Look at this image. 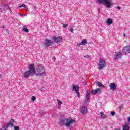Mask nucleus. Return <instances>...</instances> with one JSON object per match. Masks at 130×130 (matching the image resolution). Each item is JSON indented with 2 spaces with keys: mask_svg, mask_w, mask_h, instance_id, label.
<instances>
[{
  "mask_svg": "<svg viewBox=\"0 0 130 130\" xmlns=\"http://www.w3.org/2000/svg\"><path fill=\"white\" fill-rule=\"evenodd\" d=\"M28 68L29 70L24 72L23 74V77L24 79H27L29 78V77L35 75L36 73V71H35V65H34V64H29Z\"/></svg>",
  "mask_w": 130,
  "mask_h": 130,
  "instance_id": "obj_1",
  "label": "nucleus"
},
{
  "mask_svg": "<svg viewBox=\"0 0 130 130\" xmlns=\"http://www.w3.org/2000/svg\"><path fill=\"white\" fill-rule=\"evenodd\" d=\"M65 121V126H67V127H69V129L70 130L73 129V126H72V125L74 124V123L76 122V121L72 119L66 118Z\"/></svg>",
  "mask_w": 130,
  "mask_h": 130,
  "instance_id": "obj_2",
  "label": "nucleus"
},
{
  "mask_svg": "<svg viewBox=\"0 0 130 130\" xmlns=\"http://www.w3.org/2000/svg\"><path fill=\"white\" fill-rule=\"evenodd\" d=\"M98 3L100 4H104V5L108 8L112 7V1L111 0H97Z\"/></svg>",
  "mask_w": 130,
  "mask_h": 130,
  "instance_id": "obj_3",
  "label": "nucleus"
},
{
  "mask_svg": "<svg viewBox=\"0 0 130 130\" xmlns=\"http://www.w3.org/2000/svg\"><path fill=\"white\" fill-rule=\"evenodd\" d=\"M37 76H43L45 74L44 68L42 65H38L37 67Z\"/></svg>",
  "mask_w": 130,
  "mask_h": 130,
  "instance_id": "obj_4",
  "label": "nucleus"
},
{
  "mask_svg": "<svg viewBox=\"0 0 130 130\" xmlns=\"http://www.w3.org/2000/svg\"><path fill=\"white\" fill-rule=\"evenodd\" d=\"M99 70H103L106 67V61L103 59H100L98 64Z\"/></svg>",
  "mask_w": 130,
  "mask_h": 130,
  "instance_id": "obj_5",
  "label": "nucleus"
},
{
  "mask_svg": "<svg viewBox=\"0 0 130 130\" xmlns=\"http://www.w3.org/2000/svg\"><path fill=\"white\" fill-rule=\"evenodd\" d=\"M122 53L124 54H129L130 53V46L127 45V46H125L122 47Z\"/></svg>",
  "mask_w": 130,
  "mask_h": 130,
  "instance_id": "obj_6",
  "label": "nucleus"
},
{
  "mask_svg": "<svg viewBox=\"0 0 130 130\" xmlns=\"http://www.w3.org/2000/svg\"><path fill=\"white\" fill-rule=\"evenodd\" d=\"M122 53L121 52H116L114 55V60H118L121 58Z\"/></svg>",
  "mask_w": 130,
  "mask_h": 130,
  "instance_id": "obj_7",
  "label": "nucleus"
},
{
  "mask_svg": "<svg viewBox=\"0 0 130 130\" xmlns=\"http://www.w3.org/2000/svg\"><path fill=\"white\" fill-rule=\"evenodd\" d=\"M52 40L54 41V42H55V43H60V42L62 41V37L59 36L58 37H53L52 38Z\"/></svg>",
  "mask_w": 130,
  "mask_h": 130,
  "instance_id": "obj_8",
  "label": "nucleus"
},
{
  "mask_svg": "<svg viewBox=\"0 0 130 130\" xmlns=\"http://www.w3.org/2000/svg\"><path fill=\"white\" fill-rule=\"evenodd\" d=\"M72 87H73L72 91H75L77 94V96H78L79 97V96H80V92H79V86L77 85H73Z\"/></svg>",
  "mask_w": 130,
  "mask_h": 130,
  "instance_id": "obj_9",
  "label": "nucleus"
},
{
  "mask_svg": "<svg viewBox=\"0 0 130 130\" xmlns=\"http://www.w3.org/2000/svg\"><path fill=\"white\" fill-rule=\"evenodd\" d=\"M101 91H102V88H99L97 89H93L91 91V94H92V95H96V94H98L99 95V94H101Z\"/></svg>",
  "mask_w": 130,
  "mask_h": 130,
  "instance_id": "obj_10",
  "label": "nucleus"
},
{
  "mask_svg": "<svg viewBox=\"0 0 130 130\" xmlns=\"http://www.w3.org/2000/svg\"><path fill=\"white\" fill-rule=\"evenodd\" d=\"M44 45L47 47V46H51L52 45V41L48 39H46L45 40Z\"/></svg>",
  "mask_w": 130,
  "mask_h": 130,
  "instance_id": "obj_11",
  "label": "nucleus"
},
{
  "mask_svg": "<svg viewBox=\"0 0 130 130\" xmlns=\"http://www.w3.org/2000/svg\"><path fill=\"white\" fill-rule=\"evenodd\" d=\"M109 87L110 88V90H112V91H114V90L116 89V85L114 83H110Z\"/></svg>",
  "mask_w": 130,
  "mask_h": 130,
  "instance_id": "obj_12",
  "label": "nucleus"
},
{
  "mask_svg": "<svg viewBox=\"0 0 130 130\" xmlns=\"http://www.w3.org/2000/svg\"><path fill=\"white\" fill-rule=\"evenodd\" d=\"M87 44V40L84 39L81 43L77 44V46H80V45H86Z\"/></svg>",
  "mask_w": 130,
  "mask_h": 130,
  "instance_id": "obj_13",
  "label": "nucleus"
},
{
  "mask_svg": "<svg viewBox=\"0 0 130 130\" xmlns=\"http://www.w3.org/2000/svg\"><path fill=\"white\" fill-rule=\"evenodd\" d=\"M88 112V110H87V108L85 107H82L81 108V113H83V114H86L87 112Z\"/></svg>",
  "mask_w": 130,
  "mask_h": 130,
  "instance_id": "obj_14",
  "label": "nucleus"
},
{
  "mask_svg": "<svg viewBox=\"0 0 130 130\" xmlns=\"http://www.w3.org/2000/svg\"><path fill=\"white\" fill-rule=\"evenodd\" d=\"M8 126H10V127L14 126V119H12L10 120V122L8 124Z\"/></svg>",
  "mask_w": 130,
  "mask_h": 130,
  "instance_id": "obj_15",
  "label": "nucleus"
},
{
  "mask_svg": "<svg viewBox=\"0 0 130 130\" xmlns=\"http://www.w3.org/2000/svg\"><path fill=\"white\" fill-rule=\"evenodd\" d=\"M113 23V20L111 18H108L107 20V23L108 25H111Z\"/></svg>",
  "mask_w": 130,
  "mask_h": 130,
  "instance_id": "obj_16",
  "label": "nucleus"
},
{
  "mask_svg": "<svg viewBox=\"0 0 130 130\" xmlns=\"http://www.w3.org/2000/svg\"><path fill=\"white\" fill-rule=\"evenodd\" d=\"M60 125H66V119H62L60 121Z\"/></svg>",
  "mask_w": 130,
  "mask_h": 130,
  "instance_id": "obj_17",
  "label": "nucleus"
},
{
  "mask_svg": "<svg viewBox=\"0 0 130 130\" xmlns=\"http://www.w3.org/2000/svg\"><path fill=\"white\" fill-rule=\"evenodd\" d=\"M89 99H90V92H87L86 93V102H88V101H89Z\"/></svg>",
  "mask_w": 130,
  "mask_h": 130,
  "instance_id": "obj_18",
  "label": "nucleus"
},
{
  "mask_svg": "<svg viewBox=\"0 0 130 130\" xmlns=\"http://www.w3.org/2000/svg\"><path fill=\"white\" fill-rule=\"evenodd\" d=\"M123 130H129V126L127 125H124L123 126Z\"/></svg>",
  "mask_w": 130,
  "mask_h": 130,
  "instance_id": "obj_19",
  "label": "nucleus"
},
{
  "mask_svg": "<svg viewBox=\"0 0 130 130\" xmlns=\"http://www.w3.org/2000/svg\"><path fill=\"white\" fill-rule=\"evenodd\" d=\"M23 31H24V32H26V33H28V32H29V29H28L27 26H24L23 27Z\"/></svg>",
  "mask_w": 130,
  "mask_h": 130,
  "instance_id": "obj_20",
  "label": "nucleus"
},
{
  "mask_svg": "<svg viewBox=\"0 0 130 130\" xmlns=\"http://www.w3.org/2000/svg\"><path fill=\"white\" fill-rule=\"evenodd\" d=\"M57 101L58 105V108L59 109V108H60V105H61V104H62V103L61 102V101H60L59 100H57Z\"/></svg>",
  "mask_w": 130,
  "mask_h": 130,
  "instance_id": "obj_21",
  "label": "nucleus"
},
{
  "mask_svg": "<svg viewBox=\"0 0 130 130\" xmlns=\"http://www.w3.org/2000/svg\"><path fill=\"white\" fill-rule=\"evenodd\" d=\"M101 114V116L102 117V118H106V115L104 113H103V112H101L100 113Z\"/></svg>",
  "mask_w": 130,
  "mask_h": 130,
  "instance_id": "obj_22",
  "label": "nucleus"
},
{
  "mask_svg": "<svg viewBox=\"0 0 130 130\" xmlns=\"http://www.w3.org/2000/svg\"><path fill=\"white\" fill-rule=\"evenodd\" d=\"M97 85L98 86H99V87H101V88H104V86L100 82H98L97 83Z\"/></svg>",
  "mask_w": 130,
  "mask_h": 130,
  "instance_id": "obj_23",
  "label": "nucleus"
},
{
  "mask_svg": "<svg viewBox=\"0 0 130 130\" xmlns=\"http://www.w3.org/2000/svg\"><path fill=\"white\" fill-rule=\"evenodd\" d=\"M19 7H20V8H25V9H27V8H28L27 5H26L25 4H22L21 6H20Z\"/></svg>",
  "mask_w": 130,
  "mask_h": 130,
  "instance_id": "obj_24",
  "label": "nucleus"
},
{
  "mask_svg": "<svg viewBox=\"0 0 130 130\" xmlns=\"http://www.w3.org/2000/svg\"><path fill=\"white\" fill-rule=\"evenodd\" d=\"M14 130H20V127L19 126H14Z\"/></svg>",
  "mask_w": 130,
  "mask_h": 130,
  "instance_id": "obj_25",
  "label": "nucleus"
},
{
  "mask_svg": "<svg viewBox=\"0 0 130 130\" xmlns=\"http://www.w3.org/2000/svg\"><path fill=\"white\" fill-rule=\"evenodd\" d=\"M84 57H85V58H87V59H90V58H91V56L88 55L84 56Z\"/></svg>",
  "mask_w": 130,
  "mask_h": 130,
  "instance_id": "obj_26",
  "label": "nucleus"
},
{
  "mask_svg": "<svg viewBox=\"0 0 130 130\" xmlns=\"http://www.w3.org/2000/svg\"><path fill=\"white\" fill-rule=\"evenodd\" d=\"M31 100H32V101H33V102H34V101H35V100H36V97L34 96H32Z\"/></svg>",
  "mask_w": 130,
  "mask_h": 130,
  "instance_id": "obj_27",
  "label": "nucleus"
},
{
  "mask_svg": "<svg viewBox=\"0 0 130 130\" xmlns=\"http://www.w3.org/2000/svg\"><path fill=\"white\" fill-rule=\"evenodd\" d=\"M68 26H69V24L68 23L63 24V28H67Z\"/></svg>",
  "mask_w": 130,
  "mask_h": 130,
  "instance_id": "obj_28",
  "label": "nucleus"
},
{
  "mask_svg": "<svg viewBox=\"0 0 130 130\" xmlns=\"http://www.w3.org/2000/svg\"><path fill=\"white\" fill-rule=\"evenodd\" d=\"M69 31H70V32H72V33H73L74 32V29H73L72 27H71L69 29Z\"/></svg>",
  "mask_w": 130,
  "mask_h": 130,
  "instance_id": "obj_29",
  "label": "nucleus"
},
{
  "mask_svg": "<svg viewBox=\"0 0 130 130\" xmlns=\"http://www.w3.org/2000/svg\"><path fill=\"white\" fill-rule=\"evenodd\" d=\"M111 114L112 116H113L114 115H115V112H111Z\"/></svg>",
  "mask_w": 130,
  "mask_h": 130,
  "instance_id": "obj_30",
  "label": "nucleus"
},
{
  "mask_svg": "<svg viewBox=\"0 0 130 130\" xmlns=\"http://www.w3.org/2000/svg\"><path fill=\"white\" fill-rule=\"evenodd\" d=\"M1 130H8V127H4V128L3 129L2 128Z\"/></svg>",
  "mask_w": 130,
  "mask_h": 130,
  "instance_id": "obj_31",
  "label": "nucleus"
},
{
  "mask_svg": "<svg viewBox=\"0 0 130 130\" xmlns=\"http://www.w3.org/2000/svg\"><path fill=\"white\" fill-rule=\"evenodd\" d=\"M20 15L21 16H27V14H26V13H25L24 15V14H20Z\"/></svg>",
  "mask_w": 130,
  "mask_h": 130,
  "instance_id": "obj_32",
  "label": "nucleus"
},
{
  "mask_svg": "<svg viewBox=\"0 0 130 130\" xmlns=\"http://www.w3.org/2000/svg\"><path fill=\"white\" fill-rule=\"evenodd\" d=\"M127 121H128V122H130V116L129 117H128L127 118Z\"/></svg>",
  "mask_w": 130,
  "mask_h": 130,
  "instance_id": "obj_33",
  "label": "nucleus"
},
{
  "mask_svg": "<svg viewBox=\"0 0 130 130\" xmlns=\"http://www.w3.org/2000/svg\"><path fill=\"white\" fill-rule=\"evenodd\" d=\"M117 8L118 9V10H120V9H121L120 7H119V6H117Z\"/></svg>",
  "mask_w": 130,
  "mask_h": 130,
  "instance_id": "obj_34",
  "label": "nucleus"
},
{
  "mask_svg": "<svg viewBox=\"0 0 130 130\" xmlns=\"http://www.w3.org/2000/svg\"><path fill=\"white\" fill-rule=\"evenodd\" d=\"M3 28L4 29H5V28H6V26H5L4 25H3Z\"/></svg>",
  "mask_w": 130,
  "mask_h": 130,
  "instance_id": "obj_35",
  "label": "nucleus"
},
{
  "mask_svg": "<svg viewBox=\"0 0 130 130\" xmlns=\"http://www.w3.org/2000/svg\"><path fill=\"white\" fill-rule=\"evenodd\" d=\"M123 36H124H124H125V34H123Z\"/></svg>",
  "mask_w": 130,
  "mask_h": 130,
  "instance_id": "obj_36",
  "label": "nucleus"
},
{
  "mask_svg": "<svg viewBox=\"0 0 130 130\" xmlns=\"http://www.w3.org/2000/svg\"><path fill=\"white\" fill-rule=\"evenodd\" d=\"M6 31H9V30L8 29H6Z\"/></svg>",
  "mask_w": 130,
  "mask_h": 130,
  "instance_id": "obj_37",
  "label": "nucleus"
}]
</instances>
